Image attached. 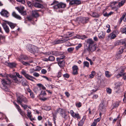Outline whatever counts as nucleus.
<instances>
[{
    "label": "nucleus",
    "instance_id": "nucleus-1",
    "mask_svg": "<svg viewBox=\"0 0 126 126\" xmlns=\"http://www.w3.org/2000/svg\"><path fill=\"white\" fill-rule=\"evenodd\" d=\"M21 74L23 75L24 77L32 81H34L33 79H35V78L27 74L26 71L22 69L21 72Z\"/></svg>",
    "mask_w": 126,
    "mask_h": 126
},
{
    "label": "nucleus",
    "instance_id": "nucleus-2",
    "mask_svg": "<svg viewBox=\"0 0 126 126\" xmlns=\"http://www.w3.org/2000/svg\"><path fill=\"white\" fill-rule=\"evenodd\" d=\"M66 5L65 4L62 2L59 3L57 6H56L55 7L56 10L57 12H62V10L61 9L64 8L66 7Z\"/></svg>",
    "mask_w": 126,
    "mask_h": 126
},
{
    "label": "nucleus",
    "instance_id": "nucleus-3",
    "mask_svg": "<svg viewBox=\"0 0 126 126\" xmlns=\"http://www.w3.org/2000/svg\"><path fill=\"white\" fill-rule=\"evenodd\" d=\"M27 101V99L25 97L21 96H17V102L20 105L22 103V102L26 103Z\"/></svg>",
    "mask_w": 126,
    "mask_h": 126
},
{
    "label": "nucleus",
    "instance_id": "nucleus-4",
    "mask_svg": "<svg viewBox=\"0 0 126 126\" xmlns=\"http://www.w3.org/2000/svg\"><path fill=\"white\" fill-rule=\"evenodd\" d=\"M8 81L3 79L1 81L2 86H1L2 88L6 91H8V87L7 86L8 85Z\"/></svg>",
    "mask_w": 126,
    "mask_h": 126
},
{
    "label": "nucleus",
    "instance_id": "nucleus-5",
    "mask_svg": "<svg viewBox=\"0 0 126 126\" xmlns=\"http://www.w3.org/2000/svg\"><path fill=\"white\" fill-rule=\"evenodd\" d=\"M16 9L22 15L24 16L26 14V12L24 11V7L23 6L16 7Z\"/></svg>",
    "mask_w": 126,
    "mask_h": 126
},
{
    "label": "nucleus",
    "instance_id": "nucleus-6",
    "mask_svg": "<svg viewBox=\"0 0 126 126\" xmlns=\"http://www.w3.org/2000/svg\"><path fill=\"white\" fill-rule=\"evenodd\" d=\"M81 0H72L69 1V4L70 5H79L81 3Z\"/></svg>",
    "mask_w": 126,
    "mask_h": 126
},
{
    "label": "nucleus",
    "instance_id": "nucleus-7",
    "mask_svg": "<svg viewBox=\"0 0 126 126\" xmlns=\"http://www.w3.org/2000/svg\"><path fill=\"white\" fill-rule=\"evenodd\" d=\"M27 50L31 53H33L34 51L35 47L31 44L27 45L26 47Z\"/></svg>",
    "mask_w": 126,
    "mask_h": 126
},
{
    "label": "nucleus",
    "instance_id": "nucleus-8",
    "mask_svg": "<svg viewBox=\"0 0 126 126\" xmlns=\"http://www.w3.org/2000/svg\"><path fill=\"white\" fill-rule=\"evenodd\" d=\"M124 49V47H120L119 48L116 56L117 59L120 58L121 56L120 55V54L123 53Z\"/></svg>",
    "mask_w": 126,
    "mask_h": 126
},
{
    "label": "nucleus",
    "instance_id": "nucleus-9",
    "mask_svg": "<svg viewBox=\"0 0 126 126\" xmlns=\"http://www.w3.org/2000/svg\"><path fill=\"white\" fill-rule=\"evenodd\" d=\"M96 46V44L94 45L88 47L87 48V50L89 53H90L95 50Z\"/></svg>",
    "mask_w": 126,
    "mask_h": 126
},
{
    "label": "nucleus",
    "instance_id": "nucleus-10",
    "mask_svg": "<svg viewBox=\"0 0 126 126\" xmlns=\"http://www.w3.org/2000/svg\"><path fill=\"white\" fill-rule=\"evenodd\" d=\"M0 14L2 16L6 18L8 17L10 15L9 12L4 9L2 10L0 12Z\"/></svg>",
    "mask_w": 126,
    "mask_h": 126
},
{
    "label": "nucleus",
    "instance_id": "nucleus-11",
    "mask_svg": "<svg viewBox=\"0 0 126 126\" xmlns=\"http://www.w3.org/2000/svg\"><path fill=\"white\" fill-rule=\"evenodd\" d=\"M106 108L105 104L103 101H102L99 105V110L101 111H104Z\"/></svg>",
    "mask_w": 126,
    "mask_h": 126
},
{
    "label": "nucleus",
    "instance_id": "nucleus-12",
    "mask_svg": "<svg viewBox=\"0 0 126 126\" xmlns=\"http://www.w3.org/2000/svg\"><path fill=\"white\" fill-rule=\"evenodd\" d=\"M79 21L83 24L87 23L89 20V18L88 17H80L79 18Z\"/></svg>",
    "mask_w": 126,
    "mask_h": 126
},
{
    "label": "nucleus",
    "instance_id": "nucleus-13",
    "mask_svg": "<svg viewBox=\"0 0 126 126\" xmlns=\"http://www.w3.org/2000/svg\"><path fill=\"white\" fill-rule=\"evenodd\" d=\"M86 43L87 45L88 46V47L91 46L96 44L91 39H88L87 40Z\"/></svg>",
    "mask_w": 126,
    "mask_h": 126
},
{
    "label": "nucleus",
    "instance_id": "nucleus-14",
    "mask_svg": "<svg viewBox=\"0 0 126 126\" xmlns=\"http://www.w3.org/2000/svg\"><path fill=\"white\" fill-rule=\"evenodd\" d=\"M33 5L36 8H41L43 7V4L37 2H35L32 3Z\"/></svg>",
    "mask_w": 126,
    "mask_h": 126
},
{
    "label": "nucleus",
    "instance_id": "nucleus-15",
    "mask_svg": "<svg viewBox=\"0 0 126 126\" xmlns=\"http://www.w3.org/2000/svg\"><path fill=\"white\" fill-rule=\"evenodd\" d=\"M106 32H101L98 34V36L100 39H104L105 37Z\"/></svg>",
    "mask_w": 126,
    "mask_h": 126
},
{
    "label": "nucleus",
    "instance_id": "nucleus-16",
    "mask_svg": "<svg viewBox=\"0 0 126 126\" xmlns=\"http://www.w3.org/2000/svg\"><path fill=\"white\" fill-rule=\"evenodd\" d=\"M5 64L11 68L15 67L16 65V64L14 63H10L6 62H5Z\"/></svg>",
    "mask_w": 126,
    "mask_h": 126
},
{
    "label": "nucleus",
    "instance_id": "nucleus-17",
    "mask_svg": "<svg viewBox=\"0 0 126 126\" xmlns=\"http://www.w3.org/2000/svg\"><path fill=\"white\" fill-rule=\"evenodd\" d=\"M73 72L72 73L73 75H76L78 73V67L77 65H74L72 67Z\"/></svg>",
    "mask_w": 126,
    "mask_h": 126
},
{
    "label": "nucleus",
    "instance_id": "nucleus-18",
    "mask_svg": "<svg viewBox=\"0 0 126 126\" xmlns=\"http://www.w3.org/2000/svg\"><path fill=\"white\" fill-rule=\"evenodd\" d=\"M2 26L5 32L7 33H8L9 32V29L6 23H3Z\"/></svg>",
    "mask_w": 126,
    "mask_h": 126
},
{
    "label": "nucleus",
    "instance_id": "nucleus-19",
    "mask_svg": "<svg viewBox=\"0 0 126 126\" xmlns=\"http://www.w3.org/2000/svg\"><path fill=\"white\" fill-rule=\"evenodd\" d=\"M126 16V13H124L121 17L119 21L120 23H121L123 20L124 22L126 21V17L125 19Z\"/></svg>",
    "mask_w": 126,
    "mask_h": 126
},
{
    "label": "nucleus",
    "instance_id": "nucleus-20",
    "mask_svg": "<svg viewBox=\"0 0 126 126\" xmlns=\"http://www.w3.org/2000/svg\"><path fill=\"white\" fill-rule=\"evenodd\" d=\"M116 35L113 33L112 32L109 34L108 37L110 39H113L115 38L116 37Z\"/></svg>",
    "mask_w": 126,
    "mask_h": 126
},
{
    "label": "nucleus",
    "instance_id": "nucleus-21",
    "mask_svg": "<svg viewBox=\"0 0 126 126\" xmlns=\"http://www.w3.org/2000/svg\"><path fill=\"white\" fill-rule=\"evenodd\" d=\"M32 16L35 17H37L39 16V15L37 10L33 11L32 12Z\"/></svg>",
    "mask_w": 126,
    "mask_h": 126
},
{
    "label": "nucleus",
    "instance_id": "nucleus-22",
    "mask_svg": "<svg viewBox=\"0 0 126 126\" xmlns=\"http://www.w3.org/2000/svg\"><path fill=\"white\" fill-rule=\"evenodd\" d=\"M12 15L13 17L17 19H21V17L19 15L17 14L15 12H13Z\"/></svg>",
    "mask_w": 126,
    "mask_h": 126
},
{
    "label": "nucleus",
    "instance_id": "nucleus-23",
    "mask_svg": "<svg viewBox=\"0 0 126 126\" xmlns=\"http://www.w3.org/2000/svg\"><path fill=\"white\" fill-rule=\"evenodd\" d=\"M9 76L10 78H12L16 83H19V81L16 76L14 75H10Z\"/></svg>",
    "mask_w": 126,
    "mask_h": 126
},
{
    "label": "nucleus",
    "instance_id": "nucleus-24",
    "mask_svg": "<svg viewBox=\"0 0 126 126\" xmlns=\"http://www.w3.org/2000/svg\"><path fill=\"white\" fill-rule=\"evenodd\" d=\"M17 110L19 112L20 114L22 117H24L26 116L25 112L21 110L20 107L18 108Z\"/></svg>",
    "mask_w": 126,
    "mask_h": 126
},
{
    "label": "nucleus",
    "instance_id": "nucleus-25",
    "mask_svg": "<svg viewBox=\"0 0 126 126\" xmlns=\"http://www.w3.org/2000/svg\"><path fill=\"white\" fill-rule=\"evenodd\" d=\"M125 2V0H122L121 1L118 3V5L117 6V7L120 8L123 6Z\"/></svg>",
    "mask_w": 126,
    "mask_h": 126
},
{
    "label": "nucleus",
    "instance_id": "nucleus-26",
    "mask_svg": "<svg viewBox=\"0 0 126 126\" xmlns=\"http://www.w3.org/2000/svg\"><path fill=\"white\" fill-rule=\"evenodd\" d=\"M59 3L58 1H55L51 5H54V6H53V8L54 9L56 10V8L55 7V6H58Z\"/></svg>",
    "mask_w": 126,
    "mask_h": 126
},
{
    "label": "nucleus",
    "instance_id": "nucleus-27",
    "mask_svg": "<svg viewBox=\"0 0 126 126\" xmlns=\"http://www.w3.org/2000/svg\"><path fill=\"white\" fill-rule=\"evenodd\" d=\"M7 23L12 29H14L16 26V24H14L12 22H8Z\"/></svg>",
    "mask_w": 126,
    "mask_h": 126
},
{
    "label": "nucleus",
    "instance_id": "nucleus-28",
    "mask_svg": "<svg viewBox=\"0 0 126 126\" xmlns=\"http://www.w3.org/2000/svg\"><path fill=\"white\" fill-rule=\"evenodd\" d=\"M18 60L21 63H22L23 65H27L30 64L29 63V62H24L23 61H22V59L20 58H18Z\"/></svg>",
    "mask_w": 126,
    "mask_h": 126
},
{
    "label": "nucleus",
    "instance_id": "nucleus-29",
    "mask_svg": "<svg viewBox=\"0 0 126 126\" xmlns=\"http://www.w3.org/2000/svg\"><path fill=\"white\" fill-rule=\"evenodd\" d=\"M91 74L89 75V78L91 79L94 78L95 74V72L94 71H92L91 72Z\"/></svg>",
    "mask_w": 126,
    "mask_h": 126
},
{
    "label": "nucleus",
    "instance_id": "nucleus-30",
    "mask_svg": "<svg viewBox=\"0 0 126 126\" xmlns=\"http://www.w3.org/2000/svg\"><path fill=\"white\" fill-rule=\"evenodd\" d=\"M105 76L107 78H110L112 76L110 72L108 71H106L105 72Z\"/></svg>",
    "mask_w": 126,
    "mask_h": 126
},
{
    "label": "nucleus",
    "instance_id": "nucleus-31",
    "mask_svg": "<svg viewBox=\"0 0 126 126\" xmlns=\"http://www.w3.org/2000/svg\"><path fill=\"white\" fill-rule=\"evenodd\" d=\"M85 120V118H82L81 120L79 122L78 124V126H82L84 124Z\"/></svg>",
    "mask_w": 126,
    "mask_h": 126
},
{
    "label": "nucleus",
    "instance_id": "nucleus-32",
    "mask_svg": "<svg viewBox=\"0 0 126 126\" xmlns=\"http://www.w3.org/2000/svg\"><path fill=\"white\" fill-rule=\"evenodd\" d=\"M91 16L93 17L98 18L99 17L100 15L97 13L94 12L93 13Z\"/></svg>",
    "mask_w": 126,
    "mask_h": 126
},
{
    "label": "nucleus",
    "instance_id": "nucleus-33",
    "mask_svg": "<svg viewBox=\"0 0 126 126\" xmlns=\"http://www.w3.org/2000/svg\"><path fill=\"white\" fill-rule=\"evenodd\" d=\"M99 87L97 85H96L94 86V89H93V90H92V92L91 93H92L93 92H95L97 90H98V88Z\"/></svg>",
    "mask_w": 126,
    "mask_h": 126
},
{
    "label": "nucleus",
    "instance_id": "nucleus-34",
    "mask_svg": "<svg viewBox=\"0 0 126 126\" xmlns=\"http://www.w3.org/2000/svg\"><path fill=\"white\" fill-rule=\"evenodd\" d=\"M62 109L61 108H59L57 109V111L56 112V114H57L58 113H60L61 115H63Z\"/></svg>",
    "mask_w": 126,
    "mask_h": 126
},
{
    "label": "nucleus",
    "instance_id": "nucleus-35",
    "mask_svg": "<svg viewBox=\"0 0 126 126\" xmlns=\"http://www.w3.org/2000/svg\"><path fill=\"white\" fill-rule=\"evenodd\" d=\"M62 53L60 52L57 51H53V55L55 56H58L60 55Z\"/></svg>",
    "mask_w": 126,
    "mask_h": 126
},
{
    "label": "nucleus",
    "instance_id": "nucleus-36",
    "mask_svg": "<svg viewBox=\"0 0 126 126\" xmlns=\"http://www.w3.org/2000/svg\"><path fill=\"white\" fill-rule=\"evenodd\" d=\"M72 33L71 32H68L64 34V36L67 38H68L71 36L72 35Z\"/></svg>",
    "mask_w": 126,
    "mask_h": 126
},
{
    "label": "nucleus",
    "instance_id": "nucleus-37",
    "mask_svg": "<svg viewBox=\"0 0 126 126\" xmlns=\"http://www.w3.org/2000/svg\"><path fill=\"white\" fill-rule=\"evenodd\" d=\"M27 115L28 117H32V115L31 114V111L28 109L27 110Z\"/></svg>",
    "mask_w": 126,
    "mask_h": 126
},
{
    "label": "nucleus",
    "instance_id": "nucleus-38",
    "mask_svg": "<svg viewBox=\"0 0 126 126\" xmlns=\"http://www.w3.org/2000/svg\"><path fill=\"white\" fill-rule=\"evenodd\" d=\"M83 67H86L88 68L89 67V63L87 61H84L83 62Z\"/></svg>",
    "mask_w": 126,
    "mask_h": 126
},
{
    "label": "nucleus",
    "instance_id": "nucleus-39",
    "mask_svg": "<svg viewBox=\"0 0 126 126\" xmlns=\"http://www.w3.org/2000/svg\"><path fill=\"white\" fill-rule=\"evenodd\" d=\"M73 117L75 118H77L78 119H79L80 118V116L78 113H75Z\"/></svg>",
    "mask_w": 126,
    "mask_h": 126
},
{
    "label": "nucleus",
    "instance_id": "nucleus-40",
    "mask_svg": "<svg viewBox=\"0 0 126 126\" xmlns=\"http://www.w3.org/2000/svg\"><path fill=\"white\" fill-rule=\"evenodd\" d=\"M119 102H116L114 103L113 105V107L116 108L119 105Z\"/></svg>",
    "mask_w": 126,
    "mask_h": 126
},
{
    "label": "nucleus",
    "instance_id": "nucleus-41",
    "mask_svg": "<svg viewBox=\"0 0 126 126\" xmlns=\"http://www.w3.org/2000/svg\"><path fill=\"white\" fill-rule=\"evenodd\" d=\"M65 58V56L64 55H63L60 56L59 58H57V60L59 62L60 60L61 59H63Z\"/></svg>",
    "mask_w": 126,
    "mask_h": 126
},
{
    "label": "nucleus",
    "instance_id": "nucleus-42",
    "mask_svg": "<svg viewBox=\"0 0 126 126\" xmlns=\"http://www.w3.org/2000/svg\"><path fill=\"white\" fill-rule=\"evenodd\" d=\"M51 109V107L50 106H46L44 107L45 110L47 111L50 110Z\"/></svg>",
    "mask_w": 126,
    "mask_h": 126
},
{
    "label": "nucleus",
    "instance_id": "nucleus-43",
    "mask_svg": "<svg viewBox=\"0 0 126 126\" xmlns=\"http://www.w3.org/2000/svg\"><path fill=\"white\" fill-rule=\"evenodd\" d=\"M63 42V40H57L55 41V44H58L62 43Z\"/></svg>",
    "mask_w": 126,
    "mask_h": 126
},
{
    "label": "nucleus",
    "instance_id": "nucleus-44",
    "mask_svg": "<svg viewBox=\"0 0 126 126\" xmlns=\"http://www.w3.org/2000/svg\"><path fill=\"white\" fill-rule=\"evenodd\" d=\"M121 32L123 33L126 34V28H124L121 29Z\"/></svg>",
    "mask_w": 126,
    "mask_h": 126
},
{
    "label": "nucleus",
    "instance_id": "nucleus-45",
    "mask_svg": "<svg viewBox=\"0 0 126 126\" xmlns=\"http://www.w3.org/2000/svg\"><path fill=\"white\" fill-rule=\"evenodd\" d=\"M49 60L50 61H52L55 59L54 57L52 56H50L48 58Z\"/></svg>",
    "mask_w": 126,
    "mask_h": 126
},
{
    "label": "nucleus",
    "instance_id": "nucleus-46",
    "mask_svg": "<svg viewBox=\"0 0 126 126\" xmlns=\"http://www.w3.org/2000/svg\"><path fill=\"white\" fill-rule=\"evenodd\" d=\"M74 48L73 47H70L67 49L68 51L69 52H71L74 50Z\"/></svg>",
    "mask_w": 126,
    "mask_h": 126
},
{
    "label": "nucleus",
    "instance_id": "nucleus-47",
    "mask_svg": "<svg viewBox=\"0 0 126 126\" xmlns=\"http://www.w3.org/2000/svg\"><path fill=\"white\" fill-rule=\"evenodd\" d=\"M41 69V68L39 66H36L34 70L36 71H38L40 70Z\"/></svg>",
    "mask_w": 126,
    "mask_h": 126
},
{
    "label": "nucleus",
    "instance_id": "nucleus-48",
    "mask_svg": "<svg viewBox=\"0 0 126 126\" xmlns=\"http://www.w3.org/2000/svg\"><path fill=\"white\" fill-rule=\"evenodd\" d=\"M112 32L113 33L115 34L117 36V35L119 34V32L118 30H114Z\"/></svg>",
    "mask_w": 126,
    "mask_h": 126
},
{
    "label": "nucleus",
    "instance_id": "nucleus-49",
    "mask_svg": "<svg viewBox=\"0 0 126 126\" xmlns=\"http://www.w3.org/2000/svg\"><path fill=\"white\" fill-rule=\"evenodd\" d=\"M41 72L43 74H45L47 72V71L44 69H42L41 70Z\"/></svg>",
    "mask_w": 126,
    "mask_h": 126
},
{
    "label": "nucleus",
    "instance_id": "nucleus-50",
    "mask_svg": "<svg viewBox=\"0 0 126 126\" xmlns=\"http://www.w3.org/2000/svg\"><path fill=\"white\" fill-rule=\"evenodd\" d=\"M49 98V97H43V98H40V99L42 101H45L47 100Z\"/></svg>",
    "mask_w": 126,
    "mask_h": 126
},
{
    "label": "nucleus",
    "instance_id": "nucleus-51",
    "mask_svg": "<svg viewBox=\"0 0 126 126\" xmlns=\"http://www.w3.org/2000/svg\"><path fill=\"white\" fill-rule=\"evenodd\" d=\"M20 105L23 108L24 110L26 109L28 107L26 105L24 104L23 103H22L21 104H20Z\"/></svg>",
    "mask_w": 126,
    "mask_h": 126
},
{
    "label": "nucleus",
    "instance_id": "nucleus-52",
    "mask_svg": "<svg viewBox=\"0 0 126 126\" xmlns=\"http://www.w3.org/2000/svg\"><path fill=\"white\" fill-rule=\"evenodd\" d=\"M63 62V61L60 62L58 63L59 66L61 68L63 67V64H62Z\"/></svg>",
    "mask_w": 126,
    "mask_h": 126
},
{
    "label": "nucleus",
    "instance_id": "nucleus-53",
    "mask_svg": "<svg viewBox=\"0 0 126 126\" xmlns=\"http://www.w3.org/2000/svg\"><path fill=\"white\" fill-rule=\"evenodd\" d=\"M82 46V45L81 44H79L78 46H76V49L77 50L79 48H80Z\"/></svg>",
    "mask_w": 126,
    "mask_h": 126
},
{
    "label": "nucleus",
    "instance_id": "nucleus-54",
    "mask_svg": "<svg viewBox=\"0 0 126 126\" xmlns=\"http://www.w3.org/2000/svg\"><path fill=\"white\" fill-rule=\"evenodd\" d=\"M16 76L18 78H19L21 79L22 78V76L20 75L18 73H16Z\"/></svg>",
    "mask_w": 126,
    "mask_h": 126
},
{
    "label": "nucleus",
    "instance_id": "nucleus-55",
    "mask_svg": "<svg viewBox=\"0 0 126 126\" xmlns=\"http://www.w3.org/2000/svg\"><path fill=\"white\" fill-rule=\"evenodd\" d=\"M81 106V103L80 102L77 103L76 104V106L78 108L80 107Z\"/></svg>",
    "mask_w": 126,
    "mask_h": 126
},
{
    "label": "nucleus",
    "instance_id": "nucleus-56",
    "mask_svg": "<svg viewBox=\"0 0 126 126\" xmlns=\"http://www.w3.org/2000/svg\"><path fill=\"white\" fill-rule=\"evenodd\" d=\"M27 4L28 6L30 7H32V6L33 5L32 3L30 1H28L27 2Z\"/></svg>",
    "mask_w": 126,
    "mask_h": 126
},
{
    "label": "nucleus",
    "instance_id": "nucleus-57",
    "mask_svg": "<svg viewBox=\"0 0 126 126\" xmlns=\"http://www.w3.org/2000/svg\"><path fill=\"white\" fill-rule=\"evenodd\" d=\"M33 75L35 77H38L39 76V74L36 72H35L33 73Z\"/></svg>",
    "mask_w": 126,
    "mask_h": 126
},
{
    "label": "nucleus",
    "instance_id": "nucleus-58",
    "mask_svg": "<svg viewBox=\"0 0 126 126\" xmlns=\"http://www.w3.org/2000/svg\"><path fill=\"white\" fill-rule=\"evenodd\" d=\"M107 92L109 94H111V89L110 88H107Z\"/></svg>",
    "mask_w": 126,
    "mask_h": 126
},
{
    "label": "nucleus",
    "instance_id": "nucleus-59",
    "mask_svg": "<svg viewBox=\"0 0 126 126\" xmlns=\"http://www.w3.org/2000/svg\"><path fill=\"white\" fill-rule=\"evenodd\" d=\"M18 2H21L22 3L24 4L25 3L24 0H16Z\"/></svg>",
    "mask_w": 126,
    "mask_h": 126
},
{
    "label": "nucleus",
    "instance_id": "nucleus-60",
    "mask_svg": "<svg viewBox=\"0 0 126 126\" xmlns=\"http://www.w3.org/2000/svg\"><path fill=\"white\" fill-rule=\"evenodd\" d=\"M97 125L96 122L95 121H94L93 122L91 126H96Z\"/></svg>",
    "mask_w": 126,
    "mask_h": 126
},
{
    "label": "nucleus",
    "instance_id": "nucleus-61",
    "mask_svg": "<svg viewBox=\"0 0 126 126\" xmlns=\"http://www.w3.org/2000/svg\"><path fill=\"white\" fill-rule=\"evenodd\" d=\"M63 76L64 77L67 78L69 77V75L67 74H64Z\"/></svg>",
    "mask_w": 126,
    "mask_h": 126
},
{
    "label": "nucleus",
    "instance_id": "nucleus-62",
    "mask_svg": "<svg viewBox=\"0 0 126 126\" xmlns=\"http://www.w3.org/2000/svg\"><path fill=\"white\" fill-rule=\"evenodd\" d=\"M124 74H117L116 76V77L117 78H120L121 76H122Z\"/></svg>",
    "mask_w": 126,
    "mask_h": 126
},
{
    "label": "nucleus",
    "instance_id": "nucleus-63",
    "mask_svg": "<svg viewBox=\"0 0 126 126\" xmlns=\"http://www.w3.org/2000/svg\"><path fill=\"white\" fill-rule=\"evenodd\" d=\"M47 87H48L49 88H53L54 87V86H53L52 85H49L48 84H47V85L46 86Z\"/></svg>",
    "mask_w": 126,
    "mask_h": 126
},
{
    "label": "nucleus",
    "instance_id": "nucleus-64",
    "mask_svg": "<svg viewBox=\"0 0 126 126\" xmlns=\"http://www.w3.org/2000/svg\"><path fill=\"white\" fill-rule=\"evenodd\" d=\"M122 44H124L125 46L126 47V39H124V41L122 42Z\"/></svg>",
    "mask_w": 126,
    "mask_h": 126
}]
</instances>
